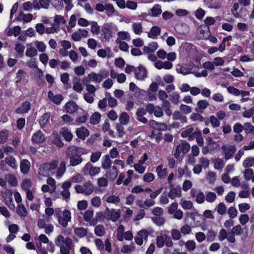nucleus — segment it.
Instances as JSON below:
<instances>
[{"mask_svg":"<svg viewBox=\"0 0 254 254\" xmlns=\"http://www.w3.org/2000/svg\"><path fill=\"white\" fill-rule=\"evenodd\" d=\"M58 161L53 160L51 162L45 163L40 165L38 169V177L39 179L48 177L54 174V171L58 167Z\"/></svg>","mask_w":254,"mask_h":254,"instance_id":"nucleus-1","label":"nucleus"},{"mask_svg":"<svg viewBox=\"0 0 254 254\" xmlns=\"http://www.w3.org/2000/svg\"><path fill=\"white\" fill-rule=\"evenodd\" d=\"M55 217L57 219L59 224L64 228L66 227L68 222L71 220V212L66 209L62 211L61 208H56Z\"/></svg>","mask_w":254,"mask_h":254,"instance_id":"nucleus-2","label":"nucleus"},{"mask_svg":"<svg viewBox=\"0 0 254 254\" xmlns=\"http://www.w3.org/2000/svg\"><path fill=\"white\" fill-rule=\"evenodd\" d=\"M57 246L60 248V252L62 254H69V251L72 247V241L69 238H65L62 235H59L55 240Z\"/></svg>","mask_w":254,"mask_h":254,"instance_id":"nucleus-3","label":"nucleus"},{"mask_svg":"<svg viewBox=\"0 0 254 254\" xmlns=\"http://www.w3.org/2000/svg\"><path fill=\"white\" fill-rule=\"evenodd\" d=\"M88 76L89 80L86 78H83L82 82L84 83H89L90 81L100 83L104 78L108 76V72L105 70H101L99 73L91 72L88 74Z\"/></svg>","mask_w":254,"mask_h":254,"instance_id":"nucleus-4","label":"nucleus"},{"mask_svg":"<svg viewBox=\"0 0 254 254\" xmlns=\"http://www.w3.org/2000/svg\"><path fill=\"white\" fill-rule=\"evenodd\" d=\"M74 189L77 193H82L85 195H90L94 190L93 185L89 182L84 183L83 186L76 185Z\"/></svg>","mask_w":254,"mask_h":254,"instance_id":"nucleus-5","label":"nucleus"},{"mask_svg":"<svg viewBox=\"0 0 254 254\" xmlns=\"http://www.w3.org/2000/svg\"><path fill=\"white\" fill-rule=\"evenodd\" d=\"M117 26L113 23H105L103 28L102 32L104 38L108 40L113 37V33L118 31Z\"/></svg>","mask_w":254,"mask_h":254,"instance_id":"nucleus-6","label":"nucleus"},{"mask_svg":"<svg viewBox=\"0 0 254 254\" xmlns=\"http://www.w3.org/2000/svg\"><path fill=\"white\" fill-rule=\"evenodd\" d=\"M165 245L167 247H172L173 243L169 236L161 233V235L158 236L156 238V245L158 248H162Z\"/></svg>","mask_w":254,"mask_h":254,"instance_id":"nucleus-7","label":"nucleus"},{"mask_svg":"<svg viewBox=\"0 0 254 254\" xmlns=\"http://www.w3.org/2000/svg\"><path fill=\"white\" fill-rule=\"evenodd\" d=\"M121 217V211L113 209L107 208L104 211V218L107 220H111L113 222H116Z\"/></svg>","mask_w":254,"mask_h":254,"instance_id":"nucleus-8","label":"nucleus"},{"mask_svg":"<svg viewBox=\"0 0 254 254\" xmlns=\"http://www.w3.org/2000/svg\"><path fill=\"white\" fill-rule=\"evenodd\" d=\"M100 172V168L93 166L90 162H88L82 170V173L84 175L95 176Z\"/></svg>","mask_w":254,"mask_h":254,"instance_id":"nucleus-9","label":"nucleus"},{"mask_svg":"<svg viewBox=\"0 0 254 254\" xmlns=\"http://www.w3.org/2000/svg\"><path fill=\"white\" fill-rule=\"evenodd\" d=\"M148 159V156L146 153H144L143 155L141 157L136 163H135L133 165V168L135 171L138 172L140 174H143L145 170L146 167L143 166L145 161Z\"/></svg>","mask_w":254,"mask_h":254,"instance_id":"nucleus-10","label":"nucleus"},{"mask_svg":"<svg viewBox=\"0 0 254 254\" xmlns=\"http://www.w3.org/2000/svg\"><path fill=\"white\" fill-rule=\"evenodd\" d=\"M190 148V146L189 143L186 141L182 142L177 146L174 157L176 159L179 158L181 153L184 154L187 153L189 152Z\"/></svg>","mask_w":254,"mask_h":254,"instance_id":"nucleus-11","label":"nucleus"},{"mask_svg":"<svg viewBox=\"0 0 254 254\" xmlns=\"http://www.w3.org/2000/svg\"><path fill=\"white\" fill-rule=\"evenodd\" d=\"M221 149L222 154L226 160L232 158L236 150V147L234 145H224Z\"/></svg>","mask_w":254,"mask_h":254,"instance_id":"nucleus-12","label":"nucleus"},{"mask_svg":"<svg viewBox=\"0 0 254 254\" xmlns=\"http://www.w3.org/2000/svg\"><path fill=\"white\" fill-rule=\"evenodd\" d=\"M148 235V232L146 230L142 229L139 231L134 238L135 242L138 245L141 246L144 240H147Z\"/></svg>","mask_w":254,"mask_h":254,"instance_id":"nucleus-13","label":"nucleus"},{"mask_svg":"<svg viewBox=\"0 0 254 254\" xmlns=\"http://www.w3.org/2000/svg\"><path fill=\"white\" fill-rule=\"evenodd\" d=\"M71 186V182L69 181H66L62 184V188L63 190L61 192V195L64 199H67L69 198L70 194L69 189Z\"/></svg>","mask_w":254,"mask_h":254,"instance_id":"nucleus-14","label":"nucleus"},{"mask_svg":"<svg viewBox=\"0 0 254 254\" xmlns=\"http://www.w3.org/2000/svg\"><path fill=\"white\" fill-rule=\"evenodd\" d=\"M32 142L35 144L43 143L45 140V136L43 133L40 130L36 131L32 136Z\"/></svg>","mask_w":254,"mask_h":254,"instance_id":"nucleus-15","label":"nucleus"},{"mask_svg":"<svg viewBox=\"0 0 254 254\" xmlns=\"http://www.w3.org/2000/svg\"><path fill=\"white\" fill-rule=\"evenodd\" d=\"M12 193L9 190H7L2 192V197L5 200V204L10 208H14V205L13 204Z\"/></svg>","mask_w":254,"mask_h":254,"instance_id":"nucleus-16","label":"nucleus"},{"mask_svg":"<svg viewBox=\"0 0 254 254\" xmlns=\"http://www.w3.org/2000/svg\"><path fill=\"white\" fill-rule=\"evenodd\" d=\"M94 214L93 210H88L85 211L84 215V219L85 221L89 223L91 226H95L97 223V220L93 218Z\"/></svg>","mask_w":254,"mask_h":254,"instance_id":"nucleus-17","label":"nucleus"},{"mask_svg":"<svg viewBox=\"0 0 254 254\" xmlns=\"http://www.w3.org/2000/svg\"><path fill=\"white\" fill-rule=\"evenodd\" d=\"M106 170V177L110 180H114L118 176V170L115 166H111Z\"/></svg>","mask_w":254,"mask_h":254,"instance_id":"nucleus-18","label":"nucleus"},{"mask_svg":"<svg viewBox=\"0 0 254 254\" xmlns=\"http://www.w3.org/2000/svg\"><path fill=\"white\" fill-rule=\"evenodd\" d=\"M48 97L51 101L53 102L54 103L57 105L60 104L64 99V97L62 95H55L54 93L51 91H50L48 92Z\"/></svg>","mask_w":254,"mask_h":254,"instance_id":"nucleus-19","label":"nucleus"},{"mask_svg":"<svg viewBox=\"0 0 254 254\" xmlns=\"http://www.w3.org/2000/svg\"><path fill=\"white\" fill-rule=\"evenodd\" d=\"M64 108L68 113L73 114L77 112L79 109V107L75 102L69 101L65 104Z\"/></svg>","mask_w":254,"mask_h":254,"instance_id":"nucleus-20","label":"nucleus"},{"mask_svg":"<svg viewBox=\"0 0 254 254\" xmlns=\"http://www.w3.org/2000/svg\"><path fill=\"white\" fill-rule=\"evenodd\" d=\"M30 108V103L28 101H25L22 103L20 107L16 109L15 112L19 114H26L29 112Z\"/></svg>","mask_w":254,"mask_h":254,"instance_id":"nucleus-21","label":"nucleus"},{"mask_svg":"<svg viewBox=\"0 0 254 254\" xmlns=\"http://www.w3.org/2000/svg\"><path fill=\"white\" fill-rule=\"evenodd\" d=\"M161 29L157 26L152 27L150 31L147 32V36L148 38L152 39H157L158 36L160 34Z\"/></svg>","mask_w":254,"mask_h":254,"instance_id":"nucleus-22","label":"nucleus"},{"mask_svg":"<svg viewBox=\"0 0 254 254\" xmlns=\"http://www.w3.org/2000/svg\"><path fill=\"white\" fill-rule=\"evenodd\" d=\"M146 75V70L142 66H138L135 70V76L137 79L143 80Z\"/></svg>","mask_w":254,"mask_h":254,"instance_id":"nucleus-23","label":"nucleus"},{"mask_svg":"<svg viewBox=\"0 0 254 254\" xmlns=\"http://www.w3.org/2000/svg\"><path fill=\"white\" fill-rule=\"evenodd\" d=\"M30 166L31 163L28 160H21L20 164L21 172L24 174H27L30 170Z\"/></svg>","mask_w":254,"mask_h":254,"instance_id":"nucleus-24","label":"nucleus"},{"mask_svg":"<svg viewBox=\"0 0 254 254\" xmlns=\"http://www.w3.org/2000/svg\"><path fill=\"white\" fill-rule=\"evenodd\" d=\"M198 129L196 128L194 129V127L192 126L189 127L187 128H184L181 133V136L185 138L187 137L190 134H196Z\"/></svg>","mask_w":254,"mask_h":254,"instance_id":"nucleus-25","label":"nucleus"},{"mask_svg":"<svg viewBox=\"0 0 254 254\" xmlns=\"http://www.w3.org/2000/svg\"><path fill=\"white\" fill-rule=\"evenodd\" d=\"M168 197L173 199L176 197H180L182 195V190L180 188H173L168 193Z\"/></svg>","mask_w":254,"mask_h":254,"instance_id":"nucleus-26","label":"nucleus"},{"mask_svg":"<svg viewBox=\"0 0 254 254\" xmlns=\"http://www.w3.org/2000/svg\"><path fill=\"white\" fill-rule=\"evenodd\" d=\"M239 8L240 3L239 2H235L233 4L232 8L231 9V11L233 16L235 18L242 17L241 12L243 11V9H240L239 11Z\"/></svg>","mask_w":254,"mask_h":254,"instance_id":"nucleus-27","label":"nucleus"},{"mask_svg":"<svg viewBox=\"0 0 254 254\" xmlns=\"http://www.w3.org/2000/svg\"><path fill=\"white\" fill-rule=\"evenodd\" d=\"M5 31L8 36L13 35L15 37L17 36L21 31V27L19 26H16L13 28H8L6 29Z\"/></svg>","mask_w":254,"mask_h":254,"instance_id":"nucleus-28","label":"nucleus"},{"mask_svg":"<svg viewBox=\"0 0 254 254\" xmlns=\"http://www.w3.org/2000/svg\"><path fill=\"white\" fill-rule=\"evenodd\" d=\"M156 173L157 176L160 179H164L167 174V170L165 168H163L162 165H160L156 167Z\"/></svg>","mask_w":254,"mask_h":254,"instance_id":"nucleus-29","label":"nucleus"},{"mask_svg":"<svg viewBox=\"0 0 254 254\" xmlns=\"http://www.w3.org/2000/svg\"><path fill=\"white\" fill-rule=\"evenodd\" d=\"M76 133L79 138L83 140L89 135V131L85 127H81L76 129Z\"/></svg>","mask_w":254,"mask_h":254,"instance_id":"nucleus-30","label":"nucleus"},{"mask_svg":"<svg viewBox=\"0 0 254 254\" xmlns=\"http://www.w3.org/2000/svg\"><path fill=\"white\" fill-rule=\"evenodd\" d=\"M158 48V45L156 42H152L147 46H144L143 48V52L146 53H153Z\"/></svg>","mask_w":254,"mask_h":254,"instance_id":"nucleus-31","label":"nucleus"},{"mask_svg":"<svg viewBox=\"0 0 254 254\" xmlns=\"http://www.w3.org/2000/svg\"><path fill=\"white\" fill-rule=\"evenodd\" d=\"M73 89L77 93H80L83 90L82 84L79 78L74 77L73 81Z\"/></svg>","mask_w":254,"mask_h":254,"instance_id":"nucleus-32","label":"nucleus"},{"mask_svg":"<svg viewBox=\"0 0 254 254\" xmlns=\"http://www.w3.org/2000/svg\"><path fill=\"white\" fill-rule=\"evenodd\" d=\"M5 163L11 168L13 169H16L18 167L15 158L12 156H8L5 158Z\"/></svg>","mask_w":254,"mask_h":254,"instance_id":"nucleus-33","label":"nucleus"},{"mask_svg":"<svg viewBox=\"0 0 254 254\" xmlns=\"http://www.w3.org/2000/svg\"><path fill=\"white\" fill-rule=\"evenodd\" d=\"M131 28L134 33L137 35H140L143 32V27L141 22L133 23Z\"/></svg>","mask_w":254,"mask_h":254,"instance_id":"nucleus-34","label":"nucleus"},{"mask_svg":"<svg viewBox=\"0 0 254 254\" xmlns=\"http://www.w3.org/2000/svg\"><path fill=\"white\" fill-rule=\"evenodd\" d=\"M33 18V15L31 13L24 14L23 12H20L17 17V19L18 21H22L24 22H29Z\"/></svg>","mask_w":254,"mask_h":254,"instance_id":"nucleus-35","label":"nucleus"},{"mask_svg":"<svg viewBox=\"0 0 254 254\" xmlns=\"http://www.w3.org/2000/svg\"><path fill=\"white\" fill-rule=\"evenodd\" d=\"M120 198L116 195L111 194L108 195L106 198V201L108 203H112L116 206L120 203Z\"/></svg>","mask_w":254,"mask_h":254,"instance_id":"nucleus-36","label":"nucleus"},{"mask_svg":"<svg viewBox=\"0 0 254 254\" xmlns=\"http://www.w3.org/2000/svg\"><path fill=\"white\" fill-rule=\"evenodd\" d=\"M60 133L67 141H70L72 139V134L67 128H62L60 130Z\"/></svg>","mask_w":254,"mask_h":254,"instance_id":"nucleus-37","label":"nucleus"},{"mask_svg":"<svg viewBox=\"0 0 254 254\" xmlns=\"http://www.w3.org/2000/svg\"><path fill=\"white\" fill-rule=\"evenodd\" d=\"M209 105L208 102L206 100H201L197 103V108L195 111L201 112L206 109Z\"/></svg>","mask_w":254,"mask_h":254,"instance_id":"nucleus-38","label":"nucleus"},{"mask_svg":"<svg viewBox=\"0 0 254 254\" xmlns=\"http://www.w3.org/2000/svg\"><path fill=\"white\" fill-rule=\"evenodd\" d=\"M130 39V35L128 32L127 31H119L118 33L116 42H122V40H129Z\"/></svg>","mask_w":254,"mask_h":254,"instance_id":"nucleus-39","label":"nucleus"},{"mask_svg":"<svg viewBox=\"0 0 254 254\" xmlns=\"http://www.w3.org/2000/svg\"><path fill=\"white\" fill-rule=\"evenodd\" d=\"M53 20L55 23L53 24L54 25H58L59 29L61 25L65 24L66 22V21L64 17L61 15H55L54 17Z\"/></svg>","mask_w":254,"mask_h":254,"instance_id":"nucleus-40","label":"nucleus"},{"mask_svg":"<svg viewBox=\"0 0 254 254\" xmlns=\"http://www.w3.org/2000/svg\"><path fill=\"white\" fill-rule=\"evenodd\" d=\"M69 165L71 166H75L80 164L82 162V158L80 155H76L73 157L69 158Z\"/></svg>","mask_w":254,"mask_h":254,"instance_id":"nucleus-41","label":"nucleus"},{"mask_svg":"<svg viewBox=\"0 0 254 254\" xmlns=\"http://www.w3.org/2000/svg\"><path fill=\"white\" fill-rule=\"evenodd\" d=\"M112 162L108 155L104 156L102 160V167L103 169L106 170L111 167Z\"/></svg>","mask_w":254,"mask_h":254,"instance_id":"nucleus-42","label":"nucleus"},{"mask_svg":"<svg viewBox=\"0 0 254 254\" xmlns=\"http://www.w3.org/2000/svg\"><path fill=\"white\" fill-rule=\"evenodd\" d=\"M66 170V167H65V163L64 161H62L60 163V167L58 168L57 174L56 175V177L57 179L61 178L63 175L64 174V172Z\"/></svg>","mask_w":254,"mask_h":254,"instance_id":"nucleus-43","label":"nucleus"},{"mask_svg":"<svg viewBox=\"0 0 254 254\" xmlns=\"http://www.w3.org/2000/svg\"><path fill=\"white\" fill-rule=\"evenodd\" d=\"M74 232L79 237L82 238L87 235L88 231L83 227H78L74 229Z\"/></svg>","mask_w":254,"mask_h":254,"instance_id":"nucleus-44","label":"nucleus"},{"mask_svg":"<svg viewBox=\"0 0 254 254\" xmlns=\"http://www.w3.org/2000/svg\"><path fill=\"white\" fill-rule=\"evenodd\" d=\"M37 50L32 46L28 47L25 52V55L29 58H32L37 55Z\"/></svg>","mask_w":254,"mask_h":254,"instance_id":"nucleus-45","label":"nucleus"},{"mask_svg":"<svg viewBox=\"0 0 254 254\" xmlns=\"http://www.w3.org/2000/svg\"><path fill=\"white\" fill-rule=\"evenodd\" d=\"M61 80L64 85V87L67 89L70 87V85L68 84L69 74L65 72L61 74Z\"/></svg>","mask_w":254,"mask_h":254,"instance_id":"nucleus-46","label":"nucleus"},{"mask_svg":"<svg viewBox=\"0 0 254 254\" xmlns=\"http://www.w3.org/2000/svg\"><path fill=\"white\" fill-rule=\"evenodd\" d=\"M50 117V115L48 113H46L42 116L39 121L41 127H44L47 124L49 121Z\"/></svg>","mask_w":254,"mask_h":254,"instance_id":"nucleus-47","label":"nucleus"},{"mask_svg":"<svg viewBox=\"0 0 254 254\" xmlns=\"http://www.w3.org/2000/svg\"><path fill=\"white\" fill-rule=\"evenodd\" d=\"M16 212L19 216L22 217L26 216L27 214L25 207L21 203L18 204L16 208Z\"/></svg>","mask_w":254,"mask_h":254,"instance_id":"nucleus-48","label":"nucleus"},{"mask_svg":"<svg viewBox=\"0 0 254 254\" xmlns=\"http://www.w3.org/2000/svg\"><path fill=\"white\" fill-rule=\"evenodd\" d=\"M66 154L68 158H70L77 155V148L73 146L68 147L66 149Z\"/></svg>","mask_w":254,"mask_h":254,"instance_id":"nucleus-49","label":"nucleus"},{"mask_svg":"<svg viewBox=\"0 0 254 254\" xmlns=\"http://www.w3.org/2000/svg\"><path fill=\"white\" fill-rule=\"evenodd\" d=\"M151 15L152 16H157L162 12L161 5L159 4H155L150 9Z\"/></svg>","mask_w":254,"mask_h":254,"instance_id":"nucleus-50","label":"nucleus"},{"mask_svg":"<svg viewBox=\"0 0 254 254\" xmlns=\"http://www.w3.org/2000/svg\"><path fill=\"white\" fill-rule=\"evenodd\" d=\"M129 120V117L126 112H123L119 117V121L120 124L126 125L128 124Z\"/></svg>","mask_w":254,"mask_h":254,"instance_id":"nucleus-51","label":"nucleus"},{"mask_svg":"<svg viewBox=\"0 0 254 254\" xmlns=\"http://www.w3.org/2000/svg\"><path fill=\"white\" fill-rule=\"evenodd\" d=\"M95 234L98 237H102L105 234V229L102 225H97L94 229Z\"/></svg>","mask_w":254,"mask_h":254,"instance_id":"nucleus-52","label":"nucleus"},{"mask_svg":"<svg viewBox=\"0 0 254 254\" xmlns=\"http://www.w3.org/2000/svg\"><path fill=\"white\" fill-rule=\"evenodd\" d=\"M124 226L122 225H120L118 226L117 230V239L119 241H123V236L124 234Z\"/></svg>","mask_w":254,"mask_h":254,"instance_id":"nucleus-53","label":"nucleus"},{"mask_svg":"<svg viewBox=\"0 0 254 254\" xmlns=\"http://www.w3.org/2000/svg\"><path fill=\"white\" fill-rule=\"evenodd\" d=\"M5 180L12 186H16L17 184V180L16 177L11 174H7L5 177Z\"/></svg>","mask_w":254,"mask_h":254,"instance_id":"nucleus-54","label":"nucleus"},{"mask_svg":"<svg viewBox=\"0 0 254 254\" xmlns=\"http://www.w3.org/2000/svg\"><path fill=\"white\" fill-rule=\"evenodd\" d=\"M180 204L184 209H191L193 207V204L191 201L184 199L181 200Z\"/></svg>","mask_w":254,"mask_h":254,"instance_id":"nucleus-55","label":"nucleus"},{"mask_svg":"<svg viewBox=\"0 0 254 254\" xmlns=\"http://www.w3.org/2000/svg\"><path fill=\"white\" fill-rule=\"evenodd\" d=\"M254 165V157H249L246 158L243 162V166L244 168H249Z\"/></svg>","mask_w":254,"mask_h":254,"instance_id":"nucleus-56","label":"nucleus"},{"mask_svg":"<svg viewBox=\"0 0 254 254\" xmlns=\"http://www.w3.org/2000/svg\"><path fill=\"white\" fill-rule=\"evenodd\" d=\"M217 212L221 215H223L226 213V206L224 203L220 202L218 204L217 206L215 208Z\"/></svg>","mask_w":254,"mask_h":254,"instance_id":"nucleus-57","label":"nucleus"},{"mask_svg":"<svg viewBox=\"0 0 254 254\" xmlns=\"http://www.w3.org/2000/svg\"><path fill=\"white\" fill-rule=\"evenodd\" d=\"M102 129L104 132H107L110 136L114 137V131L110 129V125L108 121H105L103 125Z\"/></svg>","mask_w":254,"mask_h":254,"instance_id":"nucleus-58","label":"nucleus"},{"mask_svg":"<svg viewBox=\"0 0 254 254\" xmlns=\"http://www.w3.org/2000/svg\"><path fill=\"white\" fill-rule=\"evenodd\" d=\"M34 45L36 47L37 51L40 52H44L46 49V44L42 41H35L34 42Z\"/></svg>","mask_w":254,"mask_h":254,"instance_id":"nucleus-59","label":"nucleus"},{"mask_svg":"<svg viewBox=\"0 0 254 254\" xmlns=\"http://www.w3.org/2000/svg\"><path fill=\"white\" fill-rule=\"evenodd\" d=\"M217 198L216 194L212 191H208L206 194V200L209 203H212L215 201Z\"/></svg>","mask_w":254,"mask_h":254,"instance_id":"nucleus-60","label":"nucleus"},{"mask_svg":"<svg viewBox=\"0 0 254 254\" xmlns=\"http://www.w3.org/2000/svg\"><path fill=\"white\" fill-rule=\"evenodd\" d=\"M225 165V162L222 159L217 158L215 160L214 167L218 170H222Z\"/></svg>","mask_w":254,"mask_h":254,"instance_id":"nucleus-61","label":"nucleus"},{"mask_svg":"<svg viewBox=\"0 0 254 254\" xmlns=\"http://www.w3.org/2000/svg\"><path fill=\"white\" fill-rule=\"evenodd\" d=\"M8 137V131L6 130H3L0 131V143H5Z\"/></svg>","mask_w":254,"mask_h":254,"instance_id":"nucleus-62","label":"nucleus"},{"mask_svg":"<svg viewBox=\"0 0 254 254\" xmlns=\"http://www.w3.org/2000/svg\"><path fill=\"white\" fill-rule=\"evenodd\" d=\"M101 115L97 112L94 113L90 118V123L92 125L97 124L100 121Z\"/></svg>","mask_w":254,"mask_h":254,"instance_id":"nucleus-63","label":"nucleus"},{"mask_svg":"<svg viewBox=\"0 0 254 254\" xmlns=\"http://www.w3.org/2000/svg\"><path fill=\"white\" fill-rule=\"evenodd\" d=\"M49 3L57 9H61L64 5L63 0H49Z\"/></svg>","mask_w":254,"mask_h":254,"instance_id":"nucleus-64","label":"nucleus"}]
</instances>
